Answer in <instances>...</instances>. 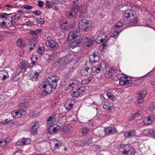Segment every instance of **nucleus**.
Here are the masks:
<instances>
[{
    "mask_svg": "<svg viewBox=\"0 0 155 155\" xmlns=\"http://www.w3.org/2000/svg\"><path fill=\"white\" fill-rule=\"evenodd\" d=\"M114 73L113 71V72L111 71V70L107 71L104 74L105 77L108 78H110L112 76L113 74Z\"/></svg>",
    "mask_w": 155,
    "mask_h": 155,
    "instance_id": "nucleus-23",
    "label": "nucleus"
},
{
    "mask_svg": "<svg viewBox=\"0 0 155 155\" xmlns=\"http://www.w3.org/2000/svg\"><path fill=\"white\" fill-rule=\"evenodd\" d=\"M38 122L35 121L33 122L32 124L31 127V131L33 135H36L37 134L38 129L39 126Z\"/></svg>",
    "mask_w": 155,
    "mask_h": 155,
    "instance_id": "nucleus-12",
    "label": "nucleus"
},
{
    "mask_svg": "<svg viewBox=\"0 0 155 155\" xmlns=\"http://www.w3.org/2000/svg\"><path fill=\"white\" fill-rule=\"evenodd\" d=\"M136 153L135 150L134 148L130 146L129 151V153L130 155H134Z\"/></svg>",
    "mask_w": 155,
    "mask_h": 155,
    "instance_id": "nucleus-33",
    "label": "nucleus"
},
{
    "mask_svg": "<svg viewBox=\"0 0 155 155\" xmlns=\"http://www.w3.org/2000/svg\"><path fill=\"white\" fill-rule=\"evenodd\" d=\"M89 21L86 19L81 20L78 22V28L80 30L87 31L89 28Z\"/></svg>",
    "mask_w": 155,
    "mask_h": 155,
    "instance_id": "nucleus-4",
    "label": "nucleus"
},
{
    "mask_svg": "<svg viewBox=\"0 0 155 155\" xmlns=\"http://www.w3.org/2000/svg\"><path fill=\"white\" fill-rule=\"evenodd\" d=\"M48 93V94H49L50 93V92H48V91L45 90H44L42 92V94L44 95H46Z\"/></svg>",
    "mask_w": 155,
    "mask_h": 155,
    "instance_id": "nucleus-62",
    "label": "nucleus"
},
{
    "mask_svg": "<svg viewBox=\"0 0 155 155\" xmlns=\"http://www.w3.org/2000/svg\"><path fill=\"white\" fill-rule=\"evenodd\" d=\"M92 78L91 77H89L85 78L84 80L82 81V82L84 84L88 83L89 82L91 81V80Z\"/></svg>",
    "mask_w": 155,
    "mask_h": 155,
    "instance_id": "nucleus-31",
    "label": "nucleus"
},
{
    "mask_svg": "<svg viewBox=\"0 0 155 155\" xmlns=\"http://www.w3.org/2000/svg\"><path fill=\"white\" fill-rule=\"evenodd\" d=\"M45 4L46 5V8L47 9L50 8L52 6V5L50 4V2L49 1H47Z\"/></svg>",
    "mask_w": 155,
    "mask_h": 155,
    "instance_id": "nucleus-46",
    "label": "nucleus"
},
{
    "mask_svg": "<svg viewBox=\"0 0 155 155\" xmlns=\"http://www.w3.org/2000/svg\"><path fill=\"white\" fill-rule=\"evenodd\" d=\"M105 135H110L113 134L117 133V130L115 127H108L104 128V131Z\"/></svg>",
    "mask_w": 155,
    "mask_h": 155,
    "instance_id": "nucleus-9",
    "label": "nucleus"
},
{
    "mask_svg": "<svg viewBox=\"0 0 155 155\" xmlns=\"http://www.w3.org/2000/svg\"><path fill=\"white\" fill-rule=\"evenodd\" d=\"M88 40V38L87 37H81L78 38L72 44L70 45L72 48L79 47L86 42Z\"/></svg>",
    "mask_w": 155,
    "mask_h": 155,
    "instance_id": "nucleus-3",
    "label": "nucleus"
},
{
    "mask_svg": "<svg viewBox=\"0 0 155 155\" xmlns=\"http://www.w3.org/2000/svg\"><path fill=\"white\" fill-rule=\"evenodd\" d=\"M0 73L1 74H3V77L2 78V79L3 81L5 80L7 78V76L4 74H5L7 73V74H8V73L5 70H3L2 71H0Z\"/></svg>",
    "mask_w": 155,
    "mask_h": 155,
    "instance_id": "nucleus-35",
    "label": "nucleus"
},
{
    "mask_svg": "<svg viewBox=\"0 0 155 155\" xmlns=\"http://www.w3.org/2000/svg\"><path fill=\"white\" fill-rule=\"evenodd\" d=\"M38 5L39 7H42L44 5V3L42 1H38Z\"/></svg>",
    "mask_w": 155,
    "mask_h": 155,
    "instance_id": "nucleus-53",
    "label": "nucleus"
},
{
    "mask_svg": "<svg viewBox=\"0 0 155 155\" xmlns=\"http://www.w3.org/2000/svg\"><path fill=\"white\" fill-rule=\"evenodd\" d=\"M20 111H16V116H15L16 117V118H18V117H21V116L23 115H25V111L24 110H23V113H20Z\"/></svg>",
    "mask_w": 155,
    "mask_h": 155,
    "instance_id": "nucleus-30",
    "label": "nucleus"
},
{
    "mask_svg": "<svg viewBox=\"0 0 155 155\" xmlns=\"http://www.w3.org/2000/svg\"><path fill=\"white\" fill-rule=\"evenodd\" d=\"M138 20L137 19V18H136L133 20L132 21H130V22L127 23V25H126V27H130L136 26L138 24Z\"/></svg>",
    "mask_w": 155,
    "mask_h": 155,
    "instance_id": "nucleus-15",
    "label": "nucleus"
},
{
    "mask_svg": "<svg viewBox=\"0 0 155 155\" xmlns=\"http://www.w3.org/2000/svg\"><path fill=\"white\" fill-rule=\"evenodd\" d=\"M70 58V56L68 55L65 57H63L62 58H59L55 63H58L60 65L64 66L65 65L71 62Z\"/></svg>",
    "mask_w": 155,
    "mask_h": 155,
    "instance_id": "nucleus-7",
    "label": "nucleus"
},
{
    "mask_svg": "<svg viewBox=\"0 0 155 155\" xmlns=\"http://www.w3.org/2000/svg\"><path fill=\"white\" fill-rule=\"evenodd\" d=\"M45 44L47 46L49 47L50 49L52 51L56 50L59 47L58 43L51 40L46 41Z\"/></svg>",
    "mask_w": 155,
    "mask_h": 155,
    "instance_id": "nucleus-6",
    "label": "nucleus"
},
{
    "mask_svg": "<svg viewBox=\"0 0 155 155\" xmlns=\"http://www.w3.org/2000/svg\"><path fill=\"white\" fill-rule=\"evenodd\" d=\"M11 14H7L6 13H4L2 14H0V18H4L5 19V21H7L8 20H9V19L7 18V17L6 16V15H10Z\"/></svg>",
    "mask_w": 155,
    "mask_h": 155,
    "instance_id": "nucleus-32",
    "label": "nucleus"
},
{
    "mask_svg": "<svg viewBox=\"0 0 155 155\" xmlns=\"http://www.w3.org/2000/svg\"><path fill=\"white\" fill-rule=\"evenodd\" d=\"M101 64L95 65L93 67L92 71L94 72H95L97 73H98L101 70Z\"/></svg>",
    "mask_w": 155,
    "mask_h": 155,
    "instance_id": "nucleus-17",
    "label": "nucleus"
},
{
    "mask_svg": "<svg viewBox=\"0 0 155 155\" xmlns=\"http://www.w3.org/2000/svg\"><path fill=\"white\" fill-rule=\"evenodd\" d=\"M16 111H13L11 113V116L12 117L14 118H16Z\"/></svg>",
    "mask_w": 155,
    "mask_h": 155,
    "instance_id": "nucleus-60",
    "label": "nucleus"
},
{
    "mask_svg": "<svg viewBox=\"0 0 155 155\" xmlns=\"http://www.w3.org/2000/svg\"><path fill=\"white\" fill-rule=\"evenodd\" d=\"M80 95L79 92L77 90L76 91H74L73 93L71 94V95L72 97H77Z\"/></svg>",
    "mask_w": 155,
    "mask_h": 155,
    "instance_id": "nucleus-43",
    "label": "nucleus"
},
{
    "mask_svg": "<svg viewBox=\"0 0 155 155\" xmlns=\"http://www.w3.org/2000/svg\"><path fill=\"white\" fill-rule=\"evenodd\" d=\"M148 133L153 135L155 134V130L153 128L149 129L148 130Z\"/></svg>",
    "mask_w": 155,
    "mask_h": 155,
    "instance_id": "nucleus-42",
    "label": "nucleus"
},
{
    "mask_svg": "<svg viewBox=\"0 0 155 155\" xmlns=\"http://www.w3.org/2000/svg\"><path fill=\"white\" fill-rule=\"evenodd\" d=\"M75 25V24L74 23H72L71 24H69L68 25V28H69V29H71L72 28H73L74 26Z\"/></svg>",
    "mask_w": 155,
    "mask_h": 155,
    "instance_id": "nucleus-55",
    "label": "nucleus"
},
{
    "mask_svg": "<svg viewBox=\"0 0 155 155\" xmlns=\"http://www.w3.org/2000/svg\"><path fill=\"white\" fill-rule=\"evenodd\" d=\"M121 30H119L118 31H114L109 37H111V39L112 38H114V39L117 38L118 35L119 34V32L121 31Z\"/></svg>",
    "mask_w": 155,
    "mask_h": 155,
    "instance_id": "nucleus-25",
    "label": "nucleus"
},
{
    "mask_svg": "<svg viewBox=\"0 0 155 155\" xmlns=\"http://www.w3.org/2000/svg\"><path fill=\"white\" fill-rule=\"evenodd\" d=\"M61 145L62 143L60 141H57V143H55L54 148L55 149L61 146Z\"/></svg>",
    "mask_w": 155,
    "mask_h": 155,
    "instance_id": "nucleus-40",
    "label": "nucleus"
},
{
    "mask_svg": "<svg viewBox=\"0 0 155 155\" xmlns=\"http://www.w3.org/2000/svg\"><path fill=\"white\" fill-rule=\"evenodd\" d=\"M23 141L25 142V145L29 144L31 142L30 139L29 138H22Z\"/></svg>",
    "mask_w": 155,
    "mask_h": 155,
    "instance_id": "nucleus-41",
    "label": "nucleus"
},
{
    "mask_svg": "<svg viewBox=\"0 0 155 155\" xmlns=\"http://www.w3.org/2000/svg\"><path fill=\"white\" fill-rule=\"evenodd\" d=\"M147 93V92L146 90L141 91L139 92V94L140 95H142V96L144 97L146 95Z\"/></svg>",
    "mask_w": 155,
    "mask_h": 155,
    "instance_id": "nucleus-45",
    "label": "nucleus"
},
{
    "mask_svg": "<svg viewBox=\"0 0 155 155\" xmlns=\"http://www.w3.org/2000/svg\"><path fill=\"white\" fill-rule=\"evenodd\" d=\"M89 60L94 63L98 62L99 60V54L97 51H94L93 54L89 56Z\"/></svg>",
    "mask_w": 155,
    "mask_h": 155,
    "instance_id": "nucleus-10",
    "label": "nucleus"
},
{
    "mask_svg": "<svg viewBox=\"0 0 155 155\" xmlns=\"http://www.w3.org/2000/svg\"><path fill=\"white\" fill-rule=\"evenodd\" d=\"M130 9H128L127 10L124 14V15H123V16H125L127 18H130Z\"/></svg>",
    "mask_w": 155,
    "mask_h": 155,
    "instance_id": "nucleus-34",
    "label": "nucleus"
},
{
    "mask_svg": "<svg viewBox=\"0 0 155 155\" xmlns=\"http://www.w3.org/2000/svg\"><path fill=\"white\" fill-rule=\"evenodd\" d=\"M68 24H67V22H63L60 25V28H61L63 29H64L68 30L69 29V28H68Z\"/></svg>",
    "mask_w": 155,
    "mask_h": 155,
    "instance_id": "nucleus-28",
    "label": "nucleus"
},
{
    "mask_svg": "<svg viewBox=\"0 0 155 155\" xmlns=\"http://www.w3.org/2000/svg\"><path fill=\"white\" fill-rule=\"evenodd\" d=\"M119 84L121 85H124L123 79L122 77H120L119 79Z\"/></svg>",
    "mask_w": 155,
    "mask_h": 155,
    "instance_id": "nucleus-61",
    "label": "nucleus"
},
{
    "mask_svg": "<svg viewBox=\"0 0 155 155\" xmlns=\"http://www.w3.org/2000/svg\"><path fill=\"white\" fill-rule=\"evenodd\" d=\"M55 54H52L51 55H49V57L47 59V61L48 62L50 61L51 59H53L54 57Z\"/></svg>",
    "mask_w": 155,
    "mask_h": 155,
    "instance_id": "nucleus-54",
    "label": "nucleus"
},
{
    "mask_svg": "<svg viewBox=\"0 0 155 155\" xmlns=\"http://www.w3.org/2000/svg\"><path fill=\"white\" fill-rule=\"evenodd\" d=\"M87 12L85 10L83 11H81L79 14V17L81 18H84L87 14Z\"/></svg>",
    "mask_w": 155,
    "mask_h": 155,
    "instance_id": "nucleus-29",
    "label": "nucleus"
},
{
    "mask_svg": "<svg viewBox=\"0 0 155 155\" xmlns=\"http://www.w3.org/2000/svg\"><path fill=\"white\" fill-rule=\"evenodd\" d=\"M82 30L78 28V30H76L70 32L68 35V42H70V45L72 44L81 34Z\"/></svg>",
    "mask_w": 155,
    "mask_h": 155,
    "instance_id": "nucleus-2",
    "label": "nucleus"
},
{
    "mask_svg": "<svg viewBox=\"0 0 155 155\" xmlns=\"http://www.w3.org/2000/svg\"><path fill=\"white\" fill-rule=\"evenodd\" d=\"M33 14L35 15H40L41 14V12L39 10H37L35 11H32Z\"/></svg>",
    "mask_w": 155,
    "mask_h": 155,
    "instance_id": "nucleus-49",
    "label": "nucleus"
},
{
    "mask_svg": "<svg viewBox=\"0 0 155 155\" xmlns=\"http://www.w3.org/2000/svg\"><path fill=\"white\" fill-rule=\"evenodd\" d=\"M22 7H23L24 8L27 9H31L33 8V7L32 6H31L30 5H23L22 6Z\"/></svg>",
    "mask_w": 155,
    "mask_h": 155,
    "instance_id": "nucleus-50",
    "label": "nucleus"
},
{
    "mask_svg": "<svg viewBox=\"0 0 155 155\" xmlns=\"http://www.w3.org/2000/svg\"><path fill=\"white\" fill-rule=\"evenodd\" d=\"M92 137H91L89 139H86L85 140L86 145H89L90 144H91L92 142Z\"/></svg>",
    "mask_w": 155,
    "mask_h": 155,
    "instance_id": "nucleus-39",
    "label": "nucleus"
},
{
    "mask_svg": "<svg viewBox=\"0 0 155 155\" xmlns=\"http://www.w3.org/2000/svg\"><path fill=\"white\" fill-rule=\"evenodd\" d=\"M81 133L83 135H86L89 131V129L86 127H83L81 129Z\"/></svg>",
    "mask_w": 155,
    "mask_h": 155,
    "instance_id": "nucleus-24",
    "label": "nucleus"
},
{
    "mask_svg": "<svg viewBox=\"0 0 155 155\" xmlns=\"http://www.w3.org/2000/svg\"><path fill=\"white\" fill-rule=\"evenodd\" d=\"M126 25H127V23L125 22L122 23L120 21H119L116 23L114 28L115 29H116L120 28L121 27H122L123 28H125V27H126Z\"/></svg>",
    "mask_w": 155,
    "mask_h": 155,
    "instance_id": "nucleus-16",
    "label": "nucleus"
},
{
    "mask_svg": "<svg viewBox=\"0 0 155 155\" xmlns=\"http://www.w3.org/2000/svg\"><path fill=\"white\" fill-rule=\"evenodd\" d=\"M73 105V104L70 103L68 105H67L66 106H65V105H64V106L67 110H70L72 107Z\"/></svg>",
    "mask_w": 155,
    "mask_h": 155,
    "instance_id": "nucleus-47",
    "label": "nucleus"
},
{
    "mask_svg": "<svg viewBox=\"0 0 155 155\" xmlns=\"http://www.w3.org/2000/svg\"><path fill=\"white\" fill-rule=\"evenodd\" d=\"M35 20H36V23H35V24H36V25H37L38 24L42 25L45 23L44 18L38 17L37 18H36Z\"/></svg>",
    "mask_w": 155,
    "mask_h": 155,
    "instance_id": "nucleus-22",
    "label": "nucleus"
},
{
    "mask_svg": "<svg viewBox=\"0 0 155 155\" xmlns=\"http://www.w3.org/2000/svg\"><path fill=\"white\" fill-rule=\"evenodd\" d=\"M26 25L29 26H31L32 25H36V24H35V23H34V22H31L30 21H27L26 22Z\"/></svg>",
    "mask_w": 155,
    "mask_h": 155,
    "instance_id": "nucleus-51",
    "label": "nucleus"
},
{
    "mask_svg": "<svg viewBox=\"0 0 155 155\" xmlns=\"http://www.w3.org/2000/svg\"><path fill=\"white\" fill-rule=\"evenodd\" d=\"M60 78L58 76L55 75L50 77L47 79V82L48 85L45 84L43 85V88H45L47 86V90L51 92L53 89H55L57 85V83L59 80Z\"/></svg>",
    "mask_w": 155,
    "mask_h": 155,
    "instance_id": "nucleus-1",
    "label": "nucleus"
},
{
    "mask_svg": "<svg viewBox=\"0 0 155 155\" xmlns=\"http://www.w3.org/2000/svg\"><path fill=\"white\" fill-rule=\"evenodd\" d=\"M29 34L31 35H37L35 31L33 30H31L29 31Z\"/></svg>",
    "mask_w": 155,
    "mask_h": 155,
    "instance_id": "nucleus-59",
    "label": "nucleus"
},
{
    "mask_svg": "<svg viewBox=\"0 0 155 155\" xmlns=\"http://www.w3.org/2000/svg\"><path fill=\"white\" fill-rule=\"evenodd\" d=\"M120 147L124 149V150L122 152L123 154L127 155L129 153V151L130 146L128 144H120Z\"/></svg>",
    "mask_w": 155,
    "mask_h": 155,
    "instance_id": "nucleus-11",
    "label": "nucleus"
},
{
    "mask_svg": "<svg viewBox=\"0 0 155 155\" xmlns=\"http://www.w3.org/2000/svg\"><path fill=\"white\" fill-rule=\"evenodd\" d=\"M35 31L37 35L38 34L41 33L42 32V30L40 29H37Z\"/></svg>",
    "mask_w": 155,
    "mask_h": 155,
    "instance_id": "nucleus-63",
    "label": "nucleus"
},
{
    "mask_svg": "<svg viewBox=\"0 0 155 155\" xmlns=\"http://www.w3.org/2000/svg\"><path fill=\"white\" fill-rule=\"evenodd\" d=\"M16 44L18 47L21 48H23L26 45V44L23 42L22 41L21 39H18L17 40Z\"/></svg>",
    "mask_w": 155,
    "mask_h": 155,
    "instance_id": "nucleus-21",
    "label": "nucleus"
},
{
    "mask_svg": "<svg viewBox=\"0 0 155 155\" xmlns=\"http://www.w3.org/2000/svg\"><path fill=\"white\" fill-rule=\"evenodd\" d=\"M27 65H26L25 63H22L21 65L20 68L22 70L24 69L25 70L26 69H27L28 67Z\"/></svg>",
    "mask_w": 155,
    "mask_h": 155,
    "instance_id": "nucleus-48",
    "label": "nucleus"
},
{
    "mask_svg": "<svg viewBox=\"0 0 155 155\" xmlns=\"http://www.w3.org/2000/svg\"><path fill=\"white\" fill-rule=\"evenodd\" d=\"M109 104L108 103H105L103 105V108L104 110H107V107L109 106Z\"/></svg>",
    "mask_w": 155,
    "mask_h": 155,
    "instance_id": "nucleus-52",
    "label": "nucleus"
},
{
    "mask_svg": "<svg viewBox=\"0 0 155 155\" xmlns=\"http://www.w3.org/2000/svg\"><path fill=\"white\" fill-rule=\"evenodd\" d=\"M79 82L78 80H74L72 81L70 83L69 85V87H70L72 88H73L75 86H77L79 85Z\"/></svg>",
    "mask_w": 155,
    "mask_h": 155,
    "instance_id": "nucleus-20",
    "label": "nucleus"
},
{
    "mask_svg": "<svg viewBox=\"0 0 155 155\" xmlns=\"http://www.w3.org/2000/svg\"><path fill=\"white\" fill-rule=\"evenodd\" d=\"M10 141V138H6L4 141V142L5 143V145L8 143Z\"/></svg>",
    "mask_w": 155,
    "mask_h": 155,
    "instance_id": "nucleus-56",
    "label": "nucleus"
},
{
    "mask_svg": "<svg viewBox=\"0 0 155 155\" xmlns=\"http://www.w3.org/2000/svg\"><path fill=\"white\" fill-rule=\"evenodd\" d=\"M45 48L43 47H39L38 48V49L37 50V52L40 54H43V52L44 51Z\"/></svg>",
    "mask_w": 155,
    "mask_h": 155,
    "instance_id": "nucleus-36",
    "label": "nucleus"
},
{
    "mask_svg": "<svg viewBox=\"0 0 155 155\" xmlns=\"http://www.w3.org/2000/svg\"><path fill=\"white\" fill-rule=\"evenodd\" d=\"M54 116H50L47 119V121L48 122L50 121L52 122L53 121V120L54 119Z\"/></svg>",
    "mask_w": 155,
    "mask_h": 155,
    "instance_id": "nucleus-58",
    "label": "nucleus"
},
{
    "mask_svg": "<svg viewBox=\"0 0 155 155\" xmlns=\"http://www.w3.org/2000/svg\"><path fill=\"white\" fill-rule=\"evenodd\" d=\"M79 93L80 94L82 93L85 90V88L84 87H81L78 88L77 89Z\"/></svg>",
    "mask_w": 155,
    "mask_h": 155,
    "instance_id": "nucleus-44",
    "label": "nucleus"
},
{
    "mask_svg": "<svg viewBox=\"0 0 155 155\" xmlns=\"http://www.w3.org/2000/svg\"><path fill=\"white\" fill-rule=\"evenodd\" d=\"M80 10V7L74 4L71 8V11L68 13L70 17L76 18L78 15V13L79 12Z\"/></svg>",
    "mask_w": 155,
    "mask_h": 155,
    "instance_id": "nucleus-5",
    "label": "nucleus"
},
{
    "mask_svg": "<svg viewBox=\"0 0 155 155\" xmlns=\"http://www.w3.org/2000/svg\"><path fill=\"white\" fill-rule=\"evenodd\" d=\"M130 18H132L134 15V14H135V12L134 11H133L130 9Z\"/></svg>",
    "mask_w": 155,
    "mask_h": 155,
    "instance_id": "nucleus-64",
    "label": "nucleus"
},
{
    "mask_svg": "<svg viewBox=\"0 0 155 155\" xmlns=\"http://www.w3.org/2000/svg\"><path fill=\"white\" fill-rule=\"evenodd\" d=\"M25 142L23 141V140L22 139L21 140L18 141L16 143V145L17 146H22L25 145Z\"/></svg>",
    "mask_w": 155,
    "mask_h": 155,
    "instance_id": "nucleus-37",
    "label": "nucleus"
},
{
    "mask_svg": "<svg viewBox=\"0 0 155 155\" xmlns=\"http://www.w3.org/2000/svg\"><path fill=\"white\" fill-rule=\"evenodd\" d=\"M136 135V131L135 130H130V131L125 132L124 134V136L125 137H130Z\"/></svg>",
    "mask_w": 155,
    "mask_h": 155,
    "instance_id": "nucleus-13",
    "label": "nucleus"
},
{
    "mask_svg": "<svg viewBox=\"0 0 155 155\" xmlns=\"http://www.w3.org/2000/svg\"><path fill=\"white\" fill-rule=\"evenodd\" d=\"M106 95L108 97V98L113 101H114V96L111 92H107Z\"/></svg>",
    "mask_w": 155,
    "mask_h": 155,
    "instance_id": "nucleus-26",
    "label": "nucleus"
},
{
    "mask_svg": "<svg viewBox=\"0 0 155 155\" xmlns=\"http://www.w3.org/2000/svg\"><path fill=\"white\" fill-rule=\"evenodd\" d=\"M111 40V37H109L108 39L107 40H106L104 43H103L100 46L102 45L103 46V48L105 47L107 45H109V44L110 43H112L114 42V40H112V42L110 41Z\"/></svg>",
    "mask_w": 155,
    "mask_h": 155,
    "instance_id": "nucleus-19",
    "label": "nucleus"
},
{
    "mask_svg": "<svg viewBox=\"0 0 155 155\" xmlns=\"http://www.w3.org/2000/svg\"><path fill=\"white\" fill-rule=\"evenodd\" d=\"M140 115V114L138 112H136L135 114L133 115L132 117V118L131 119L133 120L134 118H136L137 116H139Z\"/></svg>",
    "mask_w": 155,
    "mask_h": 155,
    "instance_id": "nucleus-57",
    "label": "nucleus"
},
{
    "mask_svg": "<svg viewBox=\"0 0 155 155\" xmlns=\"http://www.w3.org/2000/svg\"><path fill=\"white\" fill-rule=\"evenodd\" d=\"M92 63L93 62L91 61L90 60V61H87L85 64V67L87 69L91 70V71H92Z\"/></svg>",
    "mask_w": 155,
    "mask_h": 155,
    "instance_id": "nucleus-18",
    "label": "nucleus"
},
{
    "mask_svg": "<svg viewBox=\"0 0 155 155\" xmlns=\"http://www.w3.org/2000/svg\"><path fill=\"white\" fill-rule=\"evenodd\" d=\"M144 97L138 94V99L137 100V103L139 104L142 103L144 101L143 97Z\"/></svg>",
    "mask_w": 155,
    "mask_h": 155,
    "instance_id": "nucleus-27",
    "label": "nucleus"
},
{
    "mask_svg": "<svg viewBox=\"0 0 155 155\" xmlns=\"http://www.w3.org/2000/svg\"><path fill=\"white\" fill-rule=\"evenodd\" d=\"M61 128L59 125L57 124H54L50 126L48 130V133L49 134L53 135L56 134Z\"/></svg>",
    "mask_w": 155,
    "mask_h": 155,
    "instance_id": "nucleus-8",
    "label": "nucleus"
},
{
    "mask_svg": "<svg viewBox=\"0 0 155 155\" xmlns=\"http://www.w3.org/2000/svg\"><path fill=\"white\" fill-rule=\"evenodd\" d=\"M91 72V70L87 69L84 67L82 69L81 71V75L84 76H87L89 75Z\"/></svg>",
    "mask_w": 155,
    "mask_h": 155,
    "instance_id": "nucleus-14",
    "label": "nucleus"
},
{
    "mask_svg": "<svg viewBox=\"0 0 155 155\" xmlns=\"http://www.w3.org/2000/svg\"><path fill=\"white\" fill-rule=\"evenodd\" d=\"M78 144L80 146H83L86 145L85 141V140H80L78 142Z\"/></svg>",
    "mask_w": 155,
    "mask_h": 155,
    "instance_id": "nucleus-38",
    "label": "nucleus"
}]
</instances>
